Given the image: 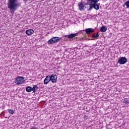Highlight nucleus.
Instances as JSON below:
<instances>
[{
  "label": "nucleus",
  "instance_id": "obj_1",
  "mask_svg": "<svg viewBox=\"0 0 129 129\" xmlns=\"http://www.w3.org/2000/svg\"><path fill=\"white\" fill-rule=\"evenodd\" d=\"M8 7L9 10L12 15L15 14V12L18 10V8L20 7L18 0H8Z\"/></svg>",
  "mask_w": 129,
  "mask_h": 129
},
{
  "label": "nucleus",
  "instance_id": "obj_2",
  "mask_svg": "<svg viewBox=\"0 0 129 129\" xmlns=\"http://www.w3.org/2000/svg\"><path fill=\"white\" fill-rule=\"evenodd\" d=\"M99 2V0H95L94 3L90 4V8L88 11H91L92 9H94L96 11L99 10V5L97 4V3Z\"/></svg>",
  "mask_w": 129,
  "mask_h": 129
},
{
  "label": "nucleus",
  "instance_id": "obj_3",
  "mask_svg": "<svg viewBox=\"0 0 129 129\" xmlns=\"http://www.w3.org/2000/svg\"><path fill=\"white\" fill-rule=\"evenodd\" d=\"M61 41V37H53L51 38L50 39H49L47 43L48 44H55V43H57L58 42H60Z\"/></svg>",
  "mask_w": 129,
  "mask_h": 129
},
{
  "label": "nucleus",
  "instance_id": "obj_4",
  "mask_svg": "<svg viewBox=\"0 0 129 129\" xmlns=\"http://www.w3.org/2000/svg\"><path fill=\"white\" fill-rule=\"evenodd\" d=\"M25 82V78L23 77H18L16 80L15 83L17 85H20V84H23Z\"/></svg>",
  "mask_w": 129,
  "mask_h": 129
},
{
  "label": "nucleus",
  "instance_id": "obj_5",
  "mask_svg": "<svg viewBox=\"0 0 129 129\" xmlns=\"http://www.w3.org/2000/svg\"><path fill=\"white\" fill-rule=\"evenodd\" d=\"M50 80L52 82V83H56L57 82V78L58 77L56 74H52L50 76H49Z\"/></svg>",
  "mask_w": 129,
  "mask_h": 129
},
{
  "label": "nucleus",
  "instance_id": "obj_6",
  "mask_svg": "<svg viewBox=\"0 0 129 129\" xmlns=\"http://www.w3.org/2000/svg\"><path fill=\"white\" fill-rule=\"evenodd\" d=\"M127 61V59H126V57H121L119 58L117 63H119L121 65H122L123 64H125V63H126Z\"/></svg>",
  "mask_w": 129,
  "mask_h": 129
},
{
  "label": "nucleus",
  "instance_id": "obj_7",
  "mask_svg": "<svg viewBox=\"0 0 129 129\" xmlns=\"http://www.w3.org/2000/svg\"><path fill=\"white\" fill-rule=\"evenodd\" d=\"M78 6L80 11H84L85 10V4H83L82 1L81 2L80 4H79Z\"/></svg>",
  "mask_w": 129,
  "mask_h": 129
},
{
  "label": "nucleus",
  "instance_id": "obj_8",
  "mask_svg": "<svg viewBox=\"0 0 129 129\" xmlns=\"http://www.w3.org/2000/svg\"><path fill=\"white\" fill-rule=\"evenodd\" d=\"M50 81H51V80H50V76H47L44 80V84H48Z\"/></svg>",
  "mask_w": 129,
  "mask_h": 129
},
{
  "label": "nucleus",
  "instance_id": "obj_9",
  "mask_svg": "<svg viewBox=\"0 0 129 129\" xmlns=\"http://www.w3.org/2000/svg\"><path fill=\"white\" fill-rule=\"evenodd\" d=\"M26 34L28 36H31V35L34 34V30L33 29H29L26 31Z\"/></svg>",
  "mask_w": 129,
  "mask_h": 129
},
{
  "label": "nucleus",
  "instance_id": "obj_10",
  "mask_svg": "<svg viewBox=\"0 0 129 129\" xmlns=\"http://www.w3.org/2000/svg\"><path fill=\"white\" fill-rule=\"evenodd\" d=\"M85 31L87 35H89V34H91V33H93V32H94V30L92 28L86 29Z\"/></svg>",
  "mask_w": 129,
  "mask_h": 129
},
{
  "label": "nucleus",
  "instance_id": "obj_11",
  "mask_svg": "<svg viewBox=\"0 0 129 129\" xmlns=\"http://www.w3.org/2000/svg\"><path fill=\"white\" fill-rule=\"evenodd\" d=\"M107 30V27H106V26H102L100 29V31L102 33H104V32H106Z\"/></svg>",
  "mask_w": 129,
  "mask_h": 129
},
{
  "label": "nucleus",
  "instance_id": "obj_12",
  "mask_svg": "<svg viewBox=\"0 0 129 129\" xmlns=\"http://www.w3.org/2000/svg\"><path fill=\"white\" fill-rule=\"evenodd\" d=\"M38 89H39V87L37 86V85H34L32 88V91L34 93H35L36 91L38 90Z\"/></svg>",
  "mask_w": 129,
  "mask_h": 129
},
{
  "label": "nucleus",
  "instance_id": "obj_13",
  "mask_svg": "<svg viewBox=\"0 0 129 129\" xmlns=\"http://www.w3.org/2000/svg\"><path fill=\"white\" fill-rule=\"evenodd\" d=\"M26 91L27 92H31V91H33V89H32V87L27 86L26 88Z\"/></svg>",
  "mask_w": 129,
  "mask_h": 129
},
{
  "label": "nucleus",
  "instance_id": "obj_14",
  "mask_svg": "<svg viewBox=\"0 0 129 129\" xmlns=\"http://www.w3.org/2000/svg\"><path fill=\"white\" fill-rule=\"evenodd\" d=\"M123 103H125V104H127V105H128L129 104V100L128 99L125 98L123 100Z\"/></svg>",
  "mask_w": 129,
  "mask_h": 129
},
{
  "label": "nucleus",
  "instance_id": "obj_15",
  "mask_svg": "<svg viewBox=\"0 0 129 129\" xmlns=\"http://www.w3.org/2000/svg\"><path fill=\"white\" fill-rule=\"evenodd\" d=\"M77 34V33H73V34H70L68 36V38L69 39H73V38H74V37H75V36H76Z\"/></svg>",
  "mask_w": 129,
  "mask_h": 129
},
{
  "label": "nucleus",
  "instance_id": "obj_16",
  "mask_svg": "<svg viewBox=\"0 0 129 129\" xmlns=\"http://www.w3.org/2000/svg\"><path fill=\"white\" fill-rule=\"evenodd\" d=\"M93 38H95V39H97L98 37H99V34H98V33H97L96 34L93 33Z\"/></svg>",
  "mask_w": 129,
  "mask_h": 129
},
{
  "label": "nucleus",
  "instance_id": "obj_17",
  "mask_svg": "<svg viewBox=\"0 0 129 129\" xmlns=\"http://www.w3.org/2000/svg\"><path fill=\"white\" fill-rule=\"evenodd\" d=\"M95 2V0H87V2L90 4V5H91V4H94Z\"/></svg>",
  "mask_w": 129,
  "mask_h": 129
},
{
  "label": "nucleus",
  "instance_id": "obj_18",
  "mask_svg": "<svg viewBox=\"0 0 129 129\" xmlns=\"http://www.w3.org/2000/svg\"><path fill=\"white\" fill-rule=\"evenodd\" d=\"M9 113H11V114H14V111L13 110H12L11 109H9L8 110Z\"/></svg>",
  "mask_w": 129,
  "mask_h": 129
},
{
  "label": "nucleus",
  "instance_id": "obj_19",
  "mask_svg": "<svg viewBox=\"0 0 129 129\" xmlns=\"http://www.w3.org/2000/svg\"><path fill=\"white\" fill-rule=\"evenodd\" d=\"M125 6H126L127 9L129 8V1H127L125 3Z\"/></svg>",
  "mask_w": 129,
  "mask_h": 129
},
{
  "label": "nucleus",
  "instance_id": "obj_20",
  "mask_svg": "<svg viewBox=\"0 0 129 129\" xmlns=\"http://www.w3.org/2000/svg\"><path fill=\"white\" fill-rule=\"evenodd\" d=\"M68 36H69V35H65L64 37L65 38H68Z\"/></svg>",
  "mask_w": 129,
  "mask_h": 129
},
{
  "label": "nucleus",
  "instance_id": "obj_21",
  "mask_svg": "<svg viewBox=\"0 0 129 129\" xmlns=\"http://www.w3.org/2000/svg\"><path fill=\"white\" fill-rule=\"evenodd\" d=\"M86 5H88V6L89 5V6H90V3H89V2H87V3Z\"/></svg>",
  "mask_w": 129,
  "mask_h": 129
},
{
  "label": "nucleus",
  "instance_id": "obj_22",
  "mask_svg": "<svg viewBox=\"0 0 129 129\" xmlns=\"http://www.w3.org/2000/svg\"><path fill=\"white\" fill-rule=\"evenodd\" d=\"M83 5H85V7L87 5V3L83 2Z\"/></svg>",
  "mask_w": 129,
  "mask_h": 129
},
{
  "label": "nucleus",
  "instance_id": "obj_23",
  "mask_svg": "<svg viewBox=\"0 0 129 129\" xmlns=\"http://www.w3.org/2000/svg\"><path fill=\"white\" fill-rule=\"evenodd\" d=\"M86 117V115H85L84 117V118H85Z\"/></svg>",
  "mask_w": 129,
  "mask_h": 129
},
{
  "label": "nucleus",
  "instance_id": "obj_24",
  "mask_svg": "<svg viewBox=\"0 0 129 129\" xmlns=\"http://www.w3.org/2000/svg\"><path fill=\"white\" fill-rule=\"evenodd\" d=\"M123 7H124V5H123Z\"/></svg>",
  "mask_w": 129,
  "mask_h": 129
}]
</instances>
